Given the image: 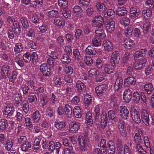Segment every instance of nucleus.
<instances>
[{"mask_svg": "<svg viewBox=\"0 0 154 154\" xmlns=\"http://www.w3.org/2000/svg\"><path fill=\"white\" fill-rule=\"evenodd\" d=\"M86 53L89 55H95L97 52V49L91 46H88L85 50Z\"/></svg>", "mask_w": 154, "mask_h": 154, "instance_id": "28", "label": "nucleus"}, {"mask_svg": "<svg viewBox=\"0 0 154 154\" xmlns=\"http://www.w3.org/2000/svg\"><path fill=\"white\" fill-rule=\"evenodd\" d=\"M100 106L97 105L95 106L94 110V115L96 119H98L100 116Z\"/></svg>", "mask_w": 154, "mask_h": 154, "instance_id": "49", "label": "nucleus"}, {"mask_svg": "<svg viewBox=\"0 0 154 154\" xmlns=\"http://www.w3.org/2000/svg\"><path fill=\"white\" fill-rule=\"evenodd\" d=\"M92 23L96 27H102L104 23V19L100 16H96L93 18Z\"/></svg>", "mask_w": 154, "mask_h": 154, "instance_id": "3", "label": "nucleus"}, {"mask_svg": "<svg viewBox=\"0 0 154 154\" xmlns=\"http://www.w3.org/2000/svg\"><path fill=\"white\" fill-rule=\"evenodd\" d=\"M101 123L103 126H105L107 123L108 118L106 113L103 112L101 115Z\"/></svg>", "mask_w": 154, "mask_h": 154, "instance_id": "30", "label": "nucleus"}, {"mask_svg": "<svg viewBox=\"0 0 154 154\" xmlns=\"http://www.w3.org/2000/svg\"><path fill=\"white\" fill-rule=\"evenodd\" d=\"M132 97V94L131 91L127 89L124 91L123 94V98L126 102H129L131 99Z\"/></svg>", "mask_w": 154, "mask_h": 154, "instance_id": "18", "label": "nucleus"}, {"mask_svg": "<svg viewBox=\"0 0 154 154\" xmlns=\"http://www.w3.org/2000/svg\"><path fill=\"white\" fill-rule=\"evenodd\" d=\"M23 48L22 45L20 43H18L16 44L15 47L14 48V51L16 52V54L17 53H20L23 50Z\"/></svg>", "mask_w": 154, "mask_h": 154, "instance_id": "42", "label": "nucleus"}, {"mask_svg": "<svg viewBox=\"0 0 154 154\" xmlns=\"http://www.w3.org/2000/svg\"><path fill=\"white\" fill-rule=\"evenodd\" d=\"M124 124V122L123 121H120L119 123L118 128L121 135L125 137L126 134V131Z\"/></svg>", "mask_w": 154, "mask_h": 154, "instance_id": "17", "label": "nucleus"}, {"mask_svg": "<svg viewBox=\"0 0 154 154\" xmlns=\"http://www.w3.org/2000/svg\"><path fill=\"white\" fill-rule=\"evenodd\" d=\"M104 47L105 51L107 52H111L113 49V46L111 43L108 40L104 42Z\"/></svg>", "mask_w": 154, "mask_h": 154, "instance_id": "21", "label": "nucleus"}, {"mask_svg": "<svg viewBox=\"0 0 154 154\" xmlns=\"http://www.w3.org/2000/svg\"><path fill=\"white\" fill-rule=\"evenodd\" d=\"M76 86L77 88V90L79 92H82L83 90H84L85 87V86L84 84L80 81H77Z\"/></svg>", "mask_w": 154, "mask_h": 154, "instance_id": "38", "label": "nucleus"}, {"mask_svg": "<svg viewBox=\"0 0 154 154\" xmlns=\"http://www.w3.org/2000/svg\"><path fill=\"white\" fill-rule=\"evenodd\" d=\"M134 45L133 41L129 38L125 40L124 47L126 49L130 50L133 48Z\"/></svg>", "mask_w": 154, "mask_h": 154, "instance_id": "24", "label": "nucleus"}, {"mask_svg": "<svg viewBox=\"0 0 154 154\" xmlns=\"http://www.w3.org/2000/svg\"><path fill=\"white\" fill-rule=\"evenodd\" d=\"M58 12L57 11L52 10L47 12V16L50 18H52L54 17H57L58 15Z\"/></svg>", "mask_w": 154, "mask_h": 154, "instance_id": "39", "label": "nucleus"}, {"mask_svg": "<svg viewBox=\"0 0 154 154\" xmlns=\"http://www.w3.org/2000/svg\"><path fill=\"white\" fill-rule=\"evenodd\" d=\"M120 58V54L119 52L117 51H115L112 54L110 58V62L116 65L119 63Z\"/></svg>", "mask_w": 154, "mask_h": 154, "instance_id": "7", "label": "nucleus"}, {"mask_svg": "<svg viewBox=\"0 0 154 154\" xmlns=\"http://www.w3.org/2000/svg\"><path fill=\"white\" fill-rule=\"evenodd\" d=\"M48 26L47 24L45 23H43L42 26H40L39 27L40 31L42 33H44L48 29Z\"/></svg>", "mask_w": 154, "mask_h": 154, "instance_id": "64", "label": "nucleus"}, {"mask_svg": "<svg viewBox=\"0 0 154 154\" xmlns=\"http://www.w3.org/2000/svg\"><path fill=\"white\" fill-rule=\"evenodd\" d=\"M28 98L29 102L31 103L36 102L37 100L36 95L33 93L29 94L28 96Z\"/></svg>", "mask_w": 154, "mask_h": 154, "instance_id": "47", "label": "nucleus"}, {"mask_svg": "<svg viewBox=\"0 0 154 154\" xmlns=\"http://www.w3.org/2000/svg\"><path fill=\"white\" fill-rule=\"evenodd\" d=\"M136 83L135 79L132 76H130L125 79L124 81V85L127 87L134 85Z\"/></svg>", "mask_w": 154, "mask_h": 154, "instance_id": "15", "label": "nucleus"}, {"mask_svg": "<svg viewBox=\"0 0 154 154\" xmlns=\"http://www.w3.org/2000/svg\"><path fill=\"white\" fill-rule=\"evenodd\" d=\"M23 58L24 61L26 62H29L31 60V56L29 52H26L23 56Z\"/></svg>", "mask_w": 154, "mask_h": 154, "instance_id": "62", "label": "nucleus"}, {"mask_svg": "<svg viewBox=\"0 0 154 154\" xmlns=\"http://www.w3.org/2000/svg\"><path fill=\"white\" fill-rule=\"evenodd\" d=\"M95 37H97L102 39L104 38L106 36L102 27H97L95 32Z\"/></svg>", "mask_w": 154, "mask_h": 154, "instance_id": "13", "label": "nucleus"}, {"mask_svg": "<svg viewBox=\"0 0 154 154\" xmlns=\"http://www.w3.org/2000/svg\"><path fill=\"white\" fill-rule=\"evenodd\" d=\"M142 13L145 17H146L145 16H146L148 17H151L152 16V12L150 10H144L143 11Z\"/></svg>", "mask_w": 154, "mask_h": 154, "instance_id": "63", "label": "nucleus"}, {"mask_svg": "<svg viewBox=\"0 0 154 154\" xmlns=\"http://www.w3.org/2000/svg\"><path fill=\"white\" fill-rule=\"evenodd\" d=\"M5 147L6 150L9 151L12 148L13 144L11 139H8L6 141V144H5Z\"/></svg>", "mask_w": 154, "mask_h": 154, "instance_id": "44", "label": "nucleus"}, {"mask_svg": "<svg viewBox=\"0 0 154 154\" xmlns=\"http://www.w3.org/2000/svg\"><path fill=\"white\" fill-rule=\"evenodd\" d=\"M23 110L26 113H27L29 110V105L28 101L26 100L24 101L23 102Z\"/></svg>", "mask_w": 154, "mask_h": 154, "instance_id": "53", "label": "nucleus"}, {"mask_svg": "<svg viewBox=\"0 0 154 154\" xmlns=\"http://www.w3.org/2000/svg\"><path fill=\"white\" fill-rule=\"evenodd\" d=\"M133 30V26H130L126 28L125 31L126 36L127 37H129L131 36L132 34Z\"/></svg>", "mask_w": 154, "mask_h": 154, "instance_id": "46", "label": "nucleus"}, {"mask_svg": "<svg viewBox=\"0 0 154 154\" xmlns=\"http://www.w3.org/2000/svg\"><path fill=\"white\" fill-rule=\"evenodd\" d=\"M107 89V86L106 84H104L100 85L95 88V92L98 96H101L103 95Z\"/></svg>", "mask_w": 154, "mask_h": 154, "instance_id": "8", "label": "nucleus"}, {"mask_svg": "<svg viewBox=\"0 0 154 154\" xmlns=\"http://www.w3.org/2000/svg\"><path fill=\"white\" fill-rule=\"evenodd\" d=\"M32 20L33 23H40V21L42 20L39 15L35 14L32 15Z\"/></svg>", "mask_w": 154, "mask_h": 154, "instance_id": "45", "label": "nucleus"}, {"mask_svg": "<svg viewBox=\"0 0 154 154\" xmlns=\"http://www.w3.org/2000/svg\"><path fill=\"white\" fill-rule=\"evenodd\" d=\"M31 147V145L30 142L27 141L23 144H22L20 148L21 150L25 152L28 151L29 149Z\"/></svg>", "mask_w": 154, "mask_h": 154, "instance_id": "37", "label": "nucleus"}, {"mask_svg": "<svg viewBox=\"0 0 154 154\" xmlns=\"http://www.w3.org/2000/svg\"><path fill=\"white\" fill-rule=\"evenodd\" d=\"M20 55L19 54L17 55L15 54L14 56V60L15 62L20 67H22L24 65V63L22 59L20 58Z\"/></svg>", "mask_w": 154, "mask_h": 154, "instance_id": "36", "label": "nucleus"}, {"mask_svg": "<svg viewBox=\"0 0 154 154\" xmlns=\"http://www.w3.org/2000/svg\"><path fill=\"white\" fill-rule=\"evenodd\" d=\"M73 52L75 59L77 60H79L81 58V55L79 51L77 49H73Z\"/></svg>", "mask_w": 154, "mask_h": 154, "instance_id": "57", "label": "nucleus"}, {"mask_svg": "<svg viewBox=\"0 0 154 154\" xmlns=\"http://www.w3.org/2000/svg\"><path fill=\"white\" fill-rule=\"evenodd\" d=\"M120 22L122 25L124 26L125 27L129 24L130 20L128 18L125 17L121 19Z\"/></svg>", "mask_w": 154, "mask_h": 154, "instance_id": "51", "label": "nucleus"}, {"mask_svg": "<svg viewBox=\"0 0 154 154\" xmlns=\"http://www.w3.org/2000/svg\"><path fill=\"white\" fill-rule=\"evenodd\" d=\"M120 116L125 119H126L128 117L129 111L127 107L125 106H121L120 110Z\"/></svg>", "mask_w": 154, "mask_h": 154, "instance_id": "14", "label": "nucleus"}, {"mask_svg": "<svg viewBox=\"0 0 154 154\" xmlns=\"http://www.w3.org/2000/svg\"><path fill=\"white\" fill-rule=\"evenodd\" d=\"M12 27L13 30L15 33L19 34L20 32V27L18 21L14 22Z\"/></svg>", "mask_w": 154, "mask_h": 154, "instance_id": "25", "label": "nucleus"}, {"mask_svg": "<svg viewBox=\"0 0 154 154\" xmlns=\"http://www.w3.org/2000/svg\"><path fill=\"white\" fill-rule=\"evenodd\" d=\"M123 84V79L122 78L118 77L115 83L114 88L115 91H118L121 88Z\"/></svg>", "mask_w": 154, "mask_h": 154, "instance_id": "23", "label": "nucleus"}, {"mask_svg": "<svg viewBox=\"0 0 154 154\" xmlns=\"http://www.w3.org/2000/svg\"><path fill=\"white\" fill-rule=\"evenodd\" d=\"M17 72L15 71H13L11 73L9 74L8 75V79L9 81L13 83L17 79Z\"/></svg>", "mask_w": 154, "mask_h": 154, "instance_id": "34", "label": "nucleus"}, {"mask_svg": "<svg viewBox=\"0 0 154 154\" xmlns=\"http://www.w3.org/2000/svg\"><path fill=\"white\" fill-rule=\"evenodd\" d=\"M74 116L77 118H79L82 117L81 109L79 106H75L73 109Z\"/></svg>", "mask_w": 154, "mask_h": 154, "instance_id": "29", "label": "nucleus"}, {"mask_svg": "<svg viewBox=\"0 0 154 154\" xmlns=\"http://www.w3.org/2000/svg\"><path fill=\"white\" fill-rule=\"evenodd\" d=\"M103 68L104 72L108 74L112 73L114 70L113 66L110 64H105L103 66Z\"/></svg>", "mask_w": 154, "mask_h": 154, "instance_id": "27", "label": "nucleus"}, {"mask_svg": "<svg viewBox=\"0 0 154 154\" xmlns=\"http://www.w3.org/2000/svg\"><path fill=\"white\" fill-rule=\"evenodd\" d=\"M141 116L142 122L146 126L149 124V115L146 110L143 109L142 110Z\"/></svg>", "mask_w": 154, "mask_h": 154, "instance_id": "10", "label": "nucleus"}, {"mask_svg": "<svg viewBox=\"0 0 154 154\" xmlns=\"http://www.w3.org/2000/svg\"><path fill=\"white\" fill-rule=\"evenodd\" d=\"M134 141L136 143L139 144L141 143L142 139L141 136L139 134L136 133L134 136Z\"/></svg>", "mask_w": 154, "mask_h": 154, "instance_id": "61", "label": "nucleus"}, {"mask_svg": "<svg viewBox=\"0 0 154 154\" xmlns=\"http://www.w3.org/2000/svg\"><path fill=\"white\" fill-rule=\"evenodd\" d=\"M79 141L80 150L83 152L85 151L88 144V141L82 136H79Z\"/></svg>", "mask_w": 154, "mask_h": 154, "instance_id": "9", "label": "nucleus"}, {"mask_svg": "<svg viewBox=\"0 0 154 154\" xmlns=\"http://www.w3.org/2000/svg\"><path fill=\"white\" fill-rule=\"evenodd\" d=\"M98 72V70L96 69H91L88 71V74L91 77H93L96 75Z\"/></svg>", "mask_w": 154, "mask_h": 154, "instance_id": "58", "label": "nucleus"}, {"mask_svg": "<svg viewBox=\"0 0 154 154\" xmlns=\"http://www.w3.org/2000/svg\"><path fill=\"white\" fill-rule=\"evenodd\" d=\"M146 61V59L143 58L138 61L136 62L134 64V68L136 69L140 70L145 65Z\"/></svg>", "mask_w": 154, "mask_h": 154, "instance_id": "16", "label": "nucleus"}, {"mask_svg": "<svg viewBox=\"0 0 154 154\" xmlns=\"http://www.w3.org/2000/svg\"><path fill=\"white\" fill-rule=\"evenodd\" d=\"M91 100L92 99L91 95L87 94L85 95L84 97V102L85 104L88 105L90 104Z\"/></svg>", "mask_w": 154, "mask_h": 154, "instance_id": "50", "label": "nucleus"}, {"mask_svg": "<svg viewBox=\"0 0 154 154\" xmlns=\"http://www.w3.org/2000/svg\"><path fill=\"white\" fill-rule=\"evenodd\" d=\"M65 21L63 18L56 17L54 19V24L58 27H63L65 25Z\"/></svg>", "mask_w": 154, "mask_h": 154, "instance_id": "19", "label": "nucleus"}, {"mask_svg": "<svg viewBox=\"0 0 154 154\" xmlns=\"http://www.w3.org/2000/svg\"><path fill=\"white\" fill-rule=\"evenodd\" d=\"M96 6L97 10L100 12L103 13L106 10L107 8L103 3L98 2L96 3Z\"/></svg>", "mask_w": 154, "mask_h": 154, "instance_id": "26", "label": "nucleus"}, {"mask_svg": "<svg viewBox=\"0 0 154 154\" xmlns=\"http://www.w3.org/2000/svg\"><path fill=\"white\" fill-rule=\"evenodd\" d=\"M108 117L110 120H113L116 122L118 118L116 117L115 112L112 110H110L108 112Z\"/></svg>", "mask_w": 154, "mask_h": 154, "instance_id": "40", "label": "nucleus"}, {"mask_svg": "<svg viewBox=\"0 0 154 154\" xmlns=\"http://www.w3.org/2000/svg\"><path fill=\"white\" fill-rule=\"evenodd\" d=\"M15 103L17 105H18L21 101V97L19 94H17L14 96Z\"/></svg>", "mask_w": 154, "mask_h": 154, "instance_id": "60", "label": "nucleus"}, {"mask_svg": "<svg viewBox=\"0 0 154 154\" xmlns=\"http://www.w3.org/2000/svg\"><path fill=\"white\" fill-rule=\"evenodd\" d=\"M79 123L73 121L71 122L69 125V130L70 133H75L80 128Z\"/></svg>", "mask_w": 154, "mask_h": 154, "instance_id": "2", "label": "nucleus"}, {"mask_svg": "<svg viewBox=\"0 0 154 154\" xmlns=\"http://www.w3.org/2000/svg\"><path fill=\"white\" fill-rule=\"evenodd\" d=\"M14 111L15 108L13 105L11 104L7 105L3 112L4 117L7 118L12 116Z\"/></svg>", "mask_w": 154, "mask_h": 154, "instance_id": "1", "label": "nucleus"}, {"mask_svg": "<svg viewBox=\"0 0 154 154\" xmlns=\"http://www.w3.org/2000/svg\"><path fill=\"white\" fill-rule=\"evenodd\" d=\"M132 120L137 124H139L141 122L139 112L136 109H132L130 111Z\"/></svg>", "mask_w": 154, "mask_h": 154, "instance_id": "5", "label": "nucleus"}, {"mask_svg": "<svg viewBox=\"0 0 154 154\" xmlns=\"http://www.w3.org/2000/svg\"><path fill=\"white\" fill-rule=\"evenodd\" d=\"M11 68L8 64L2 65L1 67V73L3 78H5L11 71Z\"/></svg>", "mask_w": 154, "mask_h": 154, "instance_id": "6", "label": "nucleus"}, {"mask_svg": "<svg viewBox=\"0 0 154 154\" xmlns=\"http://www.w3.org/2000/svg\"><path fill=\"white\" fill-rule=\"evenodd\" d=\"M114 14L115 12L114 11L111 9H109L107 10V11L105 12L104 15L106 18H108Z\"/></svg>", "mask_w": 154, "mask_h": 154, "instance_id": "54", "label": "nucleus"}, {"mask_svg": "<svg viewBox=\"0 0 154 154\" xmlns=\"http://www.w3.org/2000/svg\"><path fill=\"white\" fill-rule=\"evenodd\" d=\"M65 112L66 115L70 117L72 114L71 109L70 106L68 104H66L65 106Z\"/></svg>", "mask_w": 154, "mask_h": 154, "instance_id": "52", "label": "nucleus"}, {"mask_svg": "<svg viewBox=\"0 0 154 154\" xmlns=\"http://www.w3.org/2000/svg\"><path fill=\"white\" fill-rule=\"evenodd\" d=\"M144 88L148 94H150L154 89L152 84L150 83L146 84Z\"/></svg>", "mask_w": 154, "mask_h": 154, "instance_id": "35", "label": "nucleus"}, {"mask_svg": "<svg viewBox=\"0 0 154 154\" xmlns=\"http://www.w3.org/2000/svg\"><path fill=\"white\" fill-rule=\"evenodd\" d=\"M61 11L63 17L65 18H69L71 16V11L67 8H62L61 9Z\"/></svg>", "mask_w": 154, "mask_h": 154, "instance_id": "31", "label": "nucleus"}, {"mask_svg": "<svg viewBox=\"0 0 154 154\" xmlns=\"http://www.w3.org/2000/svg\"><path fill=\"white\" fill-rule=\"evenodd\" d=\"M105 26L108 31L112 32L114 30L115 28V22L111 20H107Z\"/></svg>", "mask_w": 154, "mask_h": 154, "instance_id": "11", "label": "nucleus"}, {"mask_svg": "<svg viewBox=\"0 0 154 154\" xmlns=\"http://www.w3.org/2000/svg\"><path fill=\"white\" fill-rule=\"evenodd\" d=\"M61 61L63 63L68 64L70 62L71 59L69 55H64L62 58H61Z\"/></svg>", "mask_w": 154, "mask_h": 154, "instance_id": "48", "label": "nucleus"}, {"mask_svg": "<svg viewBox=\"0 0 154 154\" xmlns=\"http://www.w3.org/2000/svg\"><path fill=\"white\" fill-rule=\"evenodd\" d=\"M65 122L58 120L54 123L55 127L58 129H62L64 128L66 126Z\"/></svg>", "mask_w": 154, "mask_h": 154, "instance_id": "32", "label": "nucleus"}, {"mask_svg": "<svg viewBox=\"0 0 154 154\" xmlns=\"http://www.w3.org/2000/svg\"><path fill=\"white\" fill-rule=\"evenodd\" d=\"M21 22L24 28H27L29 26L28 23L27 19L24 17H22L20 18Z\"/></svg>", "mask_w": 154, "mask_h": 154, "instance_id": "56", "label": "nucleus"}, {"mask_svg": "<svg viewBox=\"0 0 154 154\" xmlns=\"http://www.w3.org/2000/svg\"><path fill=\"white\" fill-rule=\"evenodd\" d=\"M114 143L112 141H109L108 143V149H107L108 154H113L115 152V147Z\"/></svg>", "mask_w": 154, "mask_h": 154, "instance_id": "22", "label": "nucleus"}, {"mask_svg": "<svg viewBox=\"0 0 154 154\" xmlns=\"http://www.w3.org/2000/svg\"><path fill=\"white\" fill-rule=\"evenodd\" d=\"M102 38L95 37L92 39V43L93 45L96 47L99 46L101 44Z\"/></svg>", "mask_w": 154, "mask_h": 154, "instance_id": "43", "label": "nucleus"}, {"mask_svg": "<svg viewBox=\"0 0 154 154\" xmlns=\"http://www.w3.org/2000/svg\"><path fill=\"white\" fill-rule=\"evenodd\" d=\"M32 119L33 122L35 123H38L41 120V114L38 111H36L33 112L32 115Z\"/></svg>", "mask_w": 154, "mask_h": 154, "instance_id": "20", "label": "nucleus"}, {"mask_svg": "<svg viewBox=\"0 0 154 154\" xmlns=\"http://www.w3.org/2000/svg\"><path fill=\"white\" fill-rule=\"evenodd\" d=\"M72 11L74 16L76 17H80L83 14V12L82 8L78 5L74 7Z\"/></svg>", "mask_w": 154, "mask_h": 154, "instance_id": "12", "label": "nucleus"}, {"mask_svg": "<svg viewBox=\"0 0 154 154\" xmlns=\"http://www.w3.org/2000/svg\"><path fill=\"white\" fill-rule=\"evenodd\" d=\"M127 13L126 8L123 7L118 8L116 10V14L119 16H123Z\"/></svg>", "mask_w": 154, "mask_h": 154, "instance_id": "33", "label": "nucleus"}, {"mask_svg": "<svg viewBox=\"0 0 154 154\" xmlns=\"http://www.w3.org/2000/svg\"><path fill=\"white\" fill-rule=\"evenodd\" d=\"M84 60L86 64L88 66L91 65L93 63V60L91 57L90 56H85Z\"/></svg>", "mask_w": 154, "mask_h": 154, "instance_id": "59", "label": "nucleus"}, {"mask_svg": "<svg viewBox=\"0 0 154 154\" xmlns=\"http://www.w3.org/2000/svg\"><path fill=\"white\" fill-rule=\"evenodd\" d=\"M8 122L6 120L2 119L0 120V129L1 130H5L8 126Z\"/></svg>", "mask_w": 154, "mask_h": 154, "instance_id": "41", "label": "nucleus"}, {"mask_svg": "<svg viewBox=\"0 0 154 154\" xmlns=\"http://www.w3.org/2000/svg\"><path fill=\"white\" fill-rule=\"evenodd\" d=\"M130 55V53L128 52H126L124 54L122 59V62L123 63L126 64L128 63Z\"/></svg>", "mask_w": 154, "mask_h": 154, "instance_id": "55", "label": "nucleus"}, {"mask_svg": "<svg viewBox=\"0 0 154 154\" xmlns=\"http://www.w3.org/2000/svg\"><path fill=\"white\" fill-rule=\"evenodd\" d=\"M40 70L43 75L46 76H49L51 73V68L47 65L46 63L41 64L40 66Z\"/></svg>", "mask_w": 154, "mask_h": 154, "instance_id": "4", "label": "nucleus"}]
</instances>
